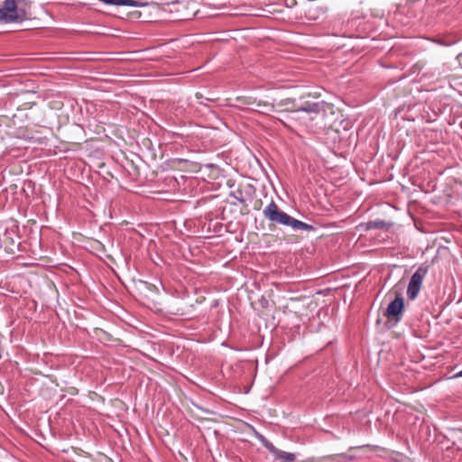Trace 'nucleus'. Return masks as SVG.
I'll use <instances>...</instances> for the list:
<instances>
[{"label": "nucleus", "instance_id": "7ed1b4c3", "mask_svg": "<svg viewBox=\"0 0 462 462\" xmlns=\"http://www.w3.org/2000/svg\"><path fill=\"white\" fill-rule=\"evenodd\" d=\"M429 266L420 265L411 275L407 288V297L411 300H414L422 286V282L428 273Z\"/></svg>", "mask_w": 462, "mask_h": 462}, {"label": "nucleus", "instance_id": "2eb2a0df", "mask_svg": "<svg viewBox=\"0 0 462 462\" xmlns=\"http://www.w3.org/2000/svg\"><path fill=\"white\" fill-rule=\"evenodd\" d=\"M239 201H240L241 203H245V199H239Z\"/></svg>", "mask_w": 462, "mask_h": 462}, {"label": "nucleus", "instance_id": "ddd939ff", "mask_svg": "<svg viewBox=\"0 0 462 462\" xmlns=\"http://www.w3.org/2000/svg\"><path fill=\"white\" fill-rule=\"evenodd\" d=\"M454 377H462V370L456 374Z\"/></svg>", "mask_w": 462, "mask_h": 462}, {"label": "nucleus", "instance_id": "f03ea898", "mask_svg": "<svg viewBox=\"0 0 462 462\" xmlns=\"http://www.w3.org/2000/svg\"><path fill=\"white\" fill-rule=\"evenodd\" d=\"M23 0H5L0 7V23H18L27 18V14L20 5Z\"/></svg>", "mask_w": 462, "mask_h": 462}, {"label": "nucleus", "instance_id": "4468645a", "mask_svg": "<svg viewBox=\"0 0 462 462\" xmlns=\"http://www.w3.org/2000/svg\"><path fill=\"white\" fill-rule=\"evenodd\" d=\"M457 60H462V52L457 54Z\"/></svg>", "mask_w": 462, "mask_h": 462}, {"label": "nucleus", "instance_id": "9b49d317", "mask_svg": "<svg viewBox=\"0 0 462 462\" xmlns=\"http://www.w3.org/2000/svg\"><path fill=\"white\" fill-rule=\"evenodd\" d=\"M263 108L265 109L266 111L272 112V110H270L271 108H268V107H265V106H254V107H249V109H251L253 111H257V112H260V113H265L264 110H262ZM273 111H274V107L273 108Z\"/></svg>", "mask_w": 462, "mask_h": 462}, {"label": "nucleus", "instance_id": "f257e3e1", "mask_svg": "<svg viewBox=\"0 0 462 462\" xmlns=\"http://www.w3.org/2000/svg\"><path fill=\"white\" fill-rule=\"evenodd\" d=\"M263 215L270 222L283 225L291 227L294 231H313V226L298 220L286 212L281 210L278 205L272 200L271 203L263 210Z\"/></svg>", "mask_w": 462, "mask_h": 462}, {"label": "nucleus", "instance_id": "39448f33", "mask_svg": "<svg viewBox=\"0 0 462 462\" xmlns=\"http://www.w3.org/2000/svg\"><path fill=\"white\" fill-rule=\"evenodd\" d=\"M404 311V300L401 296H397L387 307L385 316L388 319L399 322L402 319Z\"/></svg>", "mask_w": 462, "mask_h": 462}, {"label": "nucleus", "instance_id": "20e7f679", "mask_svg": "<svg viewBox=\"0 0 462 462\" xmlns=\"http://www.w3.org/2000/svg\"><path fill=\"white\" fill-rule=\"evenodd\" d=\"M257 439L263 444V446L266 449H268L270 453L273 454L275 460H280L282 462H293L295 460L296 456L294 453H290L278 449L271 441H269L262 434H257Z\"/></svg>", "mask_w": 462, "mask_h": 462}, {"label": "nucleus", "instance_id": "f8f14e48", "mask_svg": "<svg viewBox=\"0 0 462 462\" xmlns=\"http://www.w3.org/2000/svg\"><path fill=\"white\" fill-rule=\"evenodd\" d=\"M102 3L110 5H116V0H102Z\"/></svg>", "mask_w": 462, "mask_h": 462}, {"label": "nucleus", "instance_id": "9d476101", "mask_svg": "<svg viewBox=\"0 0 462 462\" xmlns=\"http://www.w3.org/2000/svg\"><path fill=\"white\" fill-rule=\"evenodd\" d=\"M125 5L130 7H139L143 5L135 0H116V6Z\"/></svg>", "mask_w": 462, "mask_h": 462}, {"label": "nucleus", "instance_id": "6e6552de", "mask_svg": "<svg viewBox=\"0 0 462 462\" xmlns=\"http://www.w3.org/2000/svg\"><path fill=\"white\" fill-rule=\"evenodd\" d=\"M365 230L381 229L388 230L392 224L382 219L371 220L364 224Z\"/></svg>", "mask_w": 462, "mask_h": 462}, {"label": "nucleus", "instance_id": "0eeeda50", "mask_svg": "<svg viewBox=\"0 0 462 462\" xmlns=\"http://www.w3.org/2000/svg\"><path fill=\"white\" fill-rule=\"evenodd\" d=\"M236 100L241 106H251L252 107H254V106H265V107L271 108L270 110H273V104H270L266 101L256 100L255 98H253L251 97H237Z\"/></svg>", "mask_w": 462, "mask_h": 462}, {"label": "nucleus", "instance_id": "1a4fd4ad", "mask_svg": "<svg viewBox=\"0 0 462 462\" xmlns=\"http://www.w3.org/2000/svg\"><path fill=\"white\" fill-rule=\"evenodd\" d=\"M355 459V456L341 453L325 457L319 462H350Z\"/></svg>", "mask_w": 462, "mask_h": 462}, {"label": "nucleus", "instance_id": "423d86ee", "mask_svg": "<svg viewBox=\"0 0 462 462\" xmlns=\"http://www.w3.org/2000/svg\"><path fill=\"white\" fill-rule=\"evenodd\" d=\"M295 111H301L308 114H315L318 115L321 111H325V102L324 101H319V102H313L305 100L300 102L299 105L294 106Z\"/></svg>", "mask_w": 462, "mask_h": 462}]
</instances>
